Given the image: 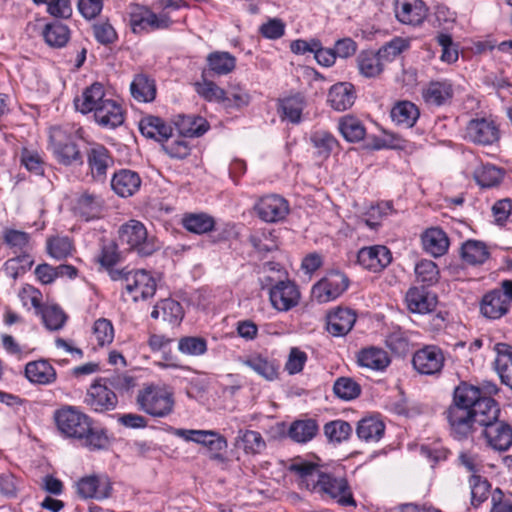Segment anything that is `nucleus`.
<instances>
[{"mask_svg":"<svg viewBox=\"0 0 512 512\" xmlns=\"http://www.w3.org/2000/svg\"><path fill=\"white\" fill-rule=\"evenodd\" d=\"M457 403L446 410L452 435L457 439L468 437L483 427L482 435L487 445L495 451L505 452L512 446V426L500 421V408L494 399H482L477 403L478 391L462 386L456 393Z\"/></svg>","mask_w":512,"mask_h":512,"instance_id":"f257e3e1","label":"nucleus"},{"mask_svg":"<svg viewBox=\"0 0 512 512\" xmlns=\"http://www.w3.org/2000/svg\"><path fill=\"white\" fill-rule=\"evenodd\" d=\"M54 421L60 433L76 440L89 451L106 449L109 437L105 430L95 428L86 414L73 406H65L54 412Z\"/></svg>","mask_w":512,"mask_h":512,"instance_id":"f03ea898","label":"nucleus"},{"mask_svg":"<svg viewBox=\"0 0 512 512\" xmlns=\"http://www.w3.org/2000/svg\"><path fill=\"white\" fill-rule=\"evenodd\" d=\"M138 409L154 418L169 416L175 406L173 392L165 386L144 385L137 393Z\"/></svg>","mask_w":512,"mask_h":512,"instance_id":"7ed1b4c3","label":"nucleus"},{"mask_svg":"<svg viewBox=\"0 0 512 512\" xmlns=\"http://www.w3.org/2000/svg\"><path fill=\"white\" fill-rule=\"evenodd\" d=\"M50 146L57 161L63 165L81 164L83 158L76 144V134L70 127H52L49 132Z\"/></svg>","mask_w":512,"mask_h":512,"instance_id":"20e7f679","label":"nucleus"},{"mask_svg":"<svg viewBox=\"0 0 512 512\" xmlns=\"http://www.w3.org/2000/svg\"><path fill=\"white\" fill-rule=\"evenodd\" d=\"M118 233L121 244L140 256H149L158 249L155 238L148 235L146 227L138 220H129L119 228Z\"/></svg>","mask_w":512,"mask_h":512,"instance_id":"39448f33","label":"nucleus"},{"mask_svg":"<svg viewBox=\"0 0 512 512\" xmlns=\"http://www.w3.org/2000/svg\"><path fill=\"white\" fill-rule=\"evenodd\" d=\"M320 494L322 497H328L335 500L341 506L356 507V500L346 478L335 477L332 474L322 472L318 475V480L313 484L311 490Z\"/></svg>","mask_w":512,"mask_h":512,"instance_id":"423d86ee","label":"nucleus"},{"mask_svg":"<svg viewBox=\"0 0 512 512\" xmlns=\"http://www.w3.org/2000/svg\"><path fill=\"white\" fill-rule=\"evenodd\" d=\"M129 23L133 33L141 34L167 29L171 26L172 20L164 11L156 14L148 7L135 4L130 8Z\"/></svg>","mask_w":512,"mask_h":512,"instance_id":"0eeeda50","label":"nucleus"},{"mask_svg":"<svg viewBox=\"0 0 512 512\" xmlns=\"http://www.w3.org/2000/svg\"><path fill=\"white\" fill-rule=\"evenodd\" d=\"M443 350L436 345H426L417 350L412 358L414 369L422 375H439L444 367Z\"/></svg>","mask_w":512,"mask_h":512,"instance_id":"6e6552de","label":"nucleus"},{"mask_svg":"<svg viewBox=\"0 0 512 512\" xmlns=\"http://www.w3.org/2000/svg\"><path fill=\"white\" fill-rule=\"evenodd\" d=\"M155 279L145 270H136L126 278L123 297L133 302L146 300L154 296L156 292Z\"/></svg>","mask_w":512,"mask_h":512,"instance_id":"1a4fd4ad","label":"nucleus"},{"mask_svg":"<svg viewBox=\"0 0 512 512\" xmlns=\"http://www.w3.org/2000/svg\"><path fill=\"white\" fill-rule=\"evenodd\" d=\"M349 285L347 276L340 271H331L312 288L313 297L325 303L339 297Z\"/></svg>","mask_w":512,"mask_h":512,"instance_id":"9d476101","label":"nucleus"},{"mask_svg":"<svg viewBox=\"0 0 512 512\" xmlns=\"http://www.w3.org/2000/svg\"><path fill=\"white\" fill-rule=\"evenodd\" d=\"M112 482L106 475H89L76 483V492L82 499L105 500L111 497Z\"/></svg>","mask_w":512,"mask_h":512,"instance_id":"9b49d317","label":"nucleus"},{"mask_svg":"<svg viewBox=\"0 0 512 512\" xmlns=\"http://www.w3.org/2000/svg\"><path fill=\"white\" fill-rule=\"evenodd\" d=\"M297 285L290 281H279L269 289V300L274 309L287 312L296 307L300 301Z\"/></svg>","mask_w":512,"mask_h":512,"instance_id":"f8f14e48","label":"nucleus"},{"mask_svg":"<svg viewBox=\"0 0 512 512\" xmlns=\"http://www.w3.org/2000/svg\"><path fill=\"white\" fill-rule=\"evenodd\" d=\"M108 383L104 381L94 382L87 391L85 398L86 404L96 412H105L115 409L118 398L115 392L108 387Z\"/></svg>","mask_w":512,"mask_h":512,"instance_id":"ddd939ff","label":"nucleus"},{"mask_svg":"<svg viewBox=\"0 0 512 512\" xmlns=\"http://www.w3.org/2000/svg\"><path fill=\"white\" fill-rule=\"evenodd\" d=\"M465 138L480 145H491L499 139V129L492 120L471 119L465 129Z\"/></svg>","mask_w":512,"mask_h":512,"instance_id":"4468645a","label":"nucleus"},{"mask_svg":"<svg viewBox=\"0 0 512 512\" xmlns=\"http://www.w3.org/2000/svg\"><path fill=\"white\" fill-rule=\"evenodd\" d=\"M255 211L259 218L265 222H278L289 213V204L287 200L279 195H267L256 203Z\"/></svg>","mask_w":512,"mask_h":512,"instance_id":"2eb2a0df","label":"nucleus"},{"mask_svg":"<svg viewBox=\"0 0 512 512\" xmlns=\"http://www.w3.org/2000/svg\"><path fill=\"white\" fill-rule=\"evenodd\" d=\"M392 260L390 250L384 245H373L361 248L357 253V262L365 269L380 272Z\"/></svg>","mask_w":512,"mask_h":512,"instance_id":"dca6fc26","label":"nucleus"},{"mask_svg":"<svg viewBox=\"0 0 512 512\" xmlns=\"http://www.w3.org/2000/svg\"><path fill=\"white\" fill-rule=\"evenodd\" d=\"M394 11L401 23L412 26L421 25L428 13L422 0H395Z\"/></svg>","mask_w":512,"mask_h":512,"instance_id":"f3484780","label":"nucleus"},{"mask_svg":"<svg viewBox=\"0 0 512 512\" xmlns=\"http://www.w3.org/2000/svg\"><path fill=\"white\" fill-rule=\"evenodd\" d=\"M107 99L108 98H105L104 86L99 82H95L89 87L85 88L80 97L75 98L74 104L76 110L82 114H87L90 112L95 113L96 109H98V107L101 106Z\"/></svg>","mask_w":512,"mask_h":512,"instance_id":"a211bd4d","label":"nucleus"},{"mask_svg":"<svg viewBox=\"0 0 512 512\" xmlns=\"http://www.w3.org/2000/svg\"><path fill=\"white\" fill-rule=\"evenodd\" d=\"M356 322V314L349 308H337L327 316V331L340 337L351 331Z\"/></svg>","mask_w":512,"mask_h":512,"instance_id":"6ab92c4d","label":"nucleus"},{"mask_svg":"<svg viewBox=\"0 0 512 512\" xmlns=\"http://www.w3.org/2000/svg\"><path fill=\"white\" fill-rule=\"evenodd\" d=\"M504 295L498 290H491L484 294L480 301V313L483 317L490 320H497L505 316L510 306L505 300Z\"/></svg>","mask_w":512,"mask_h":512,"instance_id":"aec40b11","label":"nucleus"},{"mask_svg":"<svg viewBox=\"0 0 512 512\" xmlns=\"http://www.w3.org/2000/svg\"><path fill=\"white\" fill-rule=\"evenodd\" d=\"M453 95V85L449 80L431 81L422 92L424 101L433 106L448 104Z\"/></svg>","mask_w":512,"mask_h":512,"instance_id":"412c9836","label":"nucleus"},{"mask_svg":"<svg viewBox=\"0 0 512 512\" xmlns=\"http://www.w3.org/2000/svg\"><path fill=\"white\" fill-rule=\"evenodd\" d=\"M356 357L359 366L373 371H384L391 362L388 353L375 346L362 348Z\"/></svg>","mask_w":512,"mask_h":512,"instance_id":"4be33fe9","label":"nucleus"},{"mask_svg":"<svg viewBox=\"0 0 512 512\" xmlns=\"http://www.w3.org/2000/svg\"><path fill=\"white\" fill-rule=\"evenodd\" d=\"M94 118L102 127L116 128L124 122V112L120 104L108 98L96 109Z\"/></svg>","mask_w":512,"mask_h":512,"instance_id":"5701e85b","label":"nucleus"},{"mask_svg":"<svg viewBox=\"0 0 512 512\" xmlns=\"http://www.w3.org/2000/svg\"><path fill=\"white\" fill-rule=\"evenodd\" d=\"M141 186V178L138 173L131 170H120L116 172L111 180V187L121 197H130L136 193Z\"/></svg>","mask_w":512,"mask_h":512,"instance_id":"b1692460","label":"nucleus"},{"mask_svg":"<svg viewBox=\"0 0 512 512\" xmlns=\"http://www.w3.org/2000/svg\"><path fill=\"white\" fill-rule=\"evenodd\" d=\"M355 99V88L348 82H340L333 85L328 93V102L337 111L349 109L354 104Z\"/></svg>","mask_w":512,"mask_h":512,"instance_id":"393cba45","label":"nucleus"},{"mask_svg":"<svg viewBox=\"0 0 512 512\" xmlns=\"http://www.w3.org/2000/svg\"><path fill=\"white\" fill-rule=\"evenodd\" d=\"M25 376L33 384L50 385L57 378L54 367L47 360L28 362L25 366Z\"/></svg>","mask_w":512,"mask_h":512,"instance_id":"a878e982","label":"nucleus"},{"mask_svg":"<svg viewBox=\"0 0 512 512\" xmlns=\"http://www.w3.org/2000/svg\"><path fill=\"white\" fill-rule=\"evenodd\" d=\"M139 130L146 138L154 139L158 142H167L172 137V127L167 125L164 120L156 116H147L140 120Z\"/></svg>","mask_w":512,"mask_h":512,"instance_id":"bb28decb","label":"nucleus"},{"mask_svg":"<svg viewBox=\"0 0 512 512\" xmlns=\"http://www.w3.org/2000/svg\"><path fill=\"white\" fill-rule=\"evenodd\" d=\"M405 299L407 307L412 313H429L436 306V297L427 292L424 287L410 288Z\"/></svg>","mask_w":512,"mask_h":512,"instance_id":"cd10ccee","label":"nucleus"},{"mask_svg":"<svg viewBox=\"0 0 512 512\" xmlns=\"http://www.w3.org/2000/svg\"><path fill=\"white\" fill-rule=\"evenodd\" d=\"M242 363L267 381H274L279 376V363L275 359H270L262 354L251 355Z\"/></svg>","mask_w":512,"mask_h":512,"instance_id":"c85d7f7f","label":"nucleus"},{"mask_svg":"<svg viewBox=\"0 0 512 512\" xmlns=\"http://www.w3.org/2000/svg\"><path fill=\"white\" fill-rule=\"evenodd\" d=\"M151 317L153 319H161L170 325H179L184 317L182 306L179 302L167 298L160 300L154 306Z\"/></svg>","mask_w":512,"mask_h":512,"instance_id":"c756f323","label":"nucleus"},{"mask_svg":"<svg viewBox=\"0 0 512 512\" xmlns=\"http://www.w3.org/2000/svg\"><path fill=\"white\" fill-rule=\"evenodd\" d=\"M357 68L360 75L365 78H377L379 77L385 67V62L380 55H377V51L363 50L356 58Z\"/></svg>","mask_w":512,"mask_h":512,"instance_id":"7c9ffc66","label":"nucleus"},{"mask_svg":"<svg viewBox=\"0 0 512 512\" xmlns=\"http://www.w3.org/2000/svg\"><path fill=\"white\" fill-rule=\"evenodd\" d=\"M103 205L104 202L100 196L84 192L78 197L74 209L81 218L85 221H90L100 218L103 212Z\"/></svg>","mask_w":512,"mask_h":512,"instance_id":"2f4dec72","label":"nucleus"},{"mask_svg":"<svg viewBox=\"0 0 512 512\" xmlns=\"http://www.w3.org/2000/svg\"><path fill=\"white\" fill-rule=\"evenodd\" d=\"M207 76L206 70H203L202 81L195 83L196 92L206 101L221 103L223 106H231V98L227 97L226 91L213 81L208 80Z\"/></svg>","mask_w":512,"mask_h":512,"instance_id":"473e14b6","label":"nucleus"},{"mask_svg":"<svg viewBox=\"0 0 512 512\" xmlns=\"http://www.w3.org/2000/svg\"><path fill=\"white\" fill-rule=\"evenodd\" d=\"M422 244L427 253L434 257H440L447 252L449 239L442 229L430 228L422 235Z\"/></svg>","mask_w":512,"mask_h":512,"instance_id":"72a5a7b5","label":"nucleus"},{"mask_svg":"<svg viewBox=\"0 0 512 512\" xmlns=\"http://www.w3.org/2000/svg\"><path fill=\"white\" fill-rule=\"evenodd\" d=\"M497 353L495 369L500 376L502 383L512 389V346L505 343H498L495 346Z\"/></svg>","mask_w":512,"mask_h":512,"instance_id":"f704fd0d","label":"nucleus"},{"mask_svg":"<svg viewBox=\"0 0 512 512\" xmlns=\"http://www.w3.org/2000/svg\"><path fill=\"white\" fill-rule=\"evenodd\" d=\"M207 75H227L236 67V58L225 51H214L207 56Z\"/></svg>","mask_w":512,"mask_h":512,"instance_id":"c9c22d12","label":"nucleus"},{"mask_svg":"<svg viewBox=\"0 0 512 512\" xmlns=\"http://www.w3.org/2000/svg\"><path fill=\"white\" fill-rule=\"evenodd\" d=\"M175 126L182 136L199 137L209 128V124L203 117L191 115H178Z\"/></svg>","mask_w":512,"mask_h":512,"instance_id":"e433bc0d","label":"nucleus"},{"mask_svg":"<svg viewBox=\"0 0 512 512\" xmlns=\"http://www.w3.org/2000/svg\"><path fill=\"white\" fill-rule=\"evenodd\" d=\"M88 164L93 177L102 179L105 177L107 169L113 164V160L104 146L97 145L88 153Z\"/></svg>","mask_w":512,"mask_h":512,"instance_id":"4c0bfd02","label":"nucleus"},{"mask_svg":"<svg viewBox=\"0 0 512 512\" xmlns=\"http://www.w3.org/2000/svg\"><path fill=\"white\" fill-rule=\"evenodd\" d=\"M130 92L139 102H152L156 97L155 81L145 74H137L130 84Z\"/></svg>","mask_w":512,"mask_h":512,"instance_id":"58836bf2","label":"nucleus"},{"mask_svg":"<svg viewBox=\"0 0 512 512\" xmlns=\"http://www.w3.org/2000/svg\"><path fill=\"white\" fill-rule=\"evenodd\" d=\"M418 107L411 101H399L391 110V118L398 125L411 128L419 118Z\"/></svg>","mask_w":512,"mask_h":512,"instance_id":"ea45409f","label":"nucleus"},{"mask_svg":"<svg viewBox=\"0 0 512 512\" xmlns=\"http://www.w3.org/2000/svg\"><path fill=\"white\" fill-rule=\"evenodd\" d=\"M42 36L50 47L62 48L70 39V30L67 25L54 21L44 26Z\"/></svg>","mask_w":512,"mask_h":512,"instance_id":"a19ab883","label":"nucleus"},{"mask_svg":"<svg viewBox=\"0 0 512 512\" xmlns=\"http://www.w3.org/2000/svg\"><path fill=\"white\" fill-rule=\"evenodd\" d=\"M487 245L479 240H467L462 244L461 257L470 265H481L489 258Z\"/></svg>","mask_w":512,"mask_h":512,"instance_id":"79ce46f5","label":"nucleus"},{"mask_svg":"<svg viewBox=\"0 0 512 512\" xmlns=\"http://www.w3.org/2000/svg\"><path fill=\"white\" fill-rule=\"evenodd\" d=\"M319 426L314 419L295 420L291 423L288 436L297 443H306L318 433Z\"/></svg>","mask_w":512,"mask_h":512,"instance_id":"37998d69","label":"nucleus"},{"mask_svg":"<svg viewBox=\"0 0 512 512\" xmlns=\"http://www.w3.org/2000/svg\"><path fill=\"white\" fill-rule=\"evenodd\" d=\"M235 446L242 448L246 454H260L266 443L262 435L253 430H239L235 440Z\"/></svg>","mask_w":512,"mask_h":512,"instance_id":"c03bdc74","label":"nucleus"},{"mask_svg":"<svg viewBox=\"0 0 512 512\" xmlns=\"http://www.w3.org/2000/svg\"><path fill=\"white\" fill-rule=\"evenodd\" d=\"M384 431L385 424L375 416L365 417L360 420L356 429L358 437L366 442L379 441L383 437Z\"/></svg>","mask_w":512,"mask_h":512,"instance_id":"a18cd8bd","label":"nucleus"},{"mask_svg":"<svg viewBox=\"0 0 512 512\" xmlns=\"http://www.w3.org/2000/svg\"><path fill=\"white\" fill-rule=\"evenodd\" d=\"M181 222L186 230L195 234L208 233L215 226L214 218L206 213H187Z\"/></svg>","mask_w":512,"mask_h":512,"instance_id":"49530a36","label":"nucleus"},{"mask_svg":"<svg viewBox=\"0 0 512 512\" xmlns=\"http://www.w3.org/2000/svg\"><path fill=\"white\" fill-rule=\"evenodd\" d=\"M304 103L301 96H290L279 100L278 113L282 119H287L293 124L301 121Z\"/></svg>","mask_w":512,"mask_h":512,"instance_id":"de8ad7c7","label":"nucleus"},{"mask_svg":"<svg viewBox=\"0 0 512 512\" xmlns=\"http://www.w3.org/2000/svg\"><path fill=\"white\" fill-rule=\"evenodd\" d=\"M289 470L299 475V486L310 491L313 489V484L318 480V475L322 473L317 465L311 462L293 463L290 465Z\"/></svg>","mask_w":512,"mask_h":512,"instance_id":"09e8293b","label":"nucleus"},{"mask_svg":"<svg viewBox=\"0 0 512 512\" xmlns=\"http://www.w3.org/2000/svg\"><path fill=\"white\" fill-rule=\"evenodd\" d=\"M339 131L348 142H358L365 136L366 130L361 121L353 116L340 119Z\"/></svg>","mask_w":512,"mask_h":512,"instance_id":"8fccbe9b","label":"nucleus"},{"mask_svg":"<svg viewBox=\"0 0 512 512\" xmlns=\"http://www.w3.org/2000/svg\"><path fill=\"white\" fill-rule=\"evenodd\" d=\"M249 242L260 253H268L277 249V240L271 230L260 229L249 236Z\"/></svg>","mask_w":512,"mask_h":512,"instance_id":"3c124183","label":"nucleus"},{"mask_svg":"<svg viewBox=\"0 0 512 512\" xmlns=\"http://www.w3.org/2000/svg\"><path fill=\"white\" fill-rule=\"evenodd\" d=\"M333 392L339 399L349 401L361 394V386L350 377H339L334 382Z\"/></svg>","mask_w":512,"mask_h":512,"instance_id":"603ef678","label":"nucleus"},{"mask_svg":"<svg viewBox=\"0 0 512 512\" xmlns=\"http://www.w3.org/2000/svg\"><path fill=\"white\" fill-rule=\"evenodd\" d=\"M310 141L320 156L328 157L337 147L338 141L328 131L316 130L312 132Z\"/></svg>","mask_w":512,"mask_h":512,"instance_id":"864d4df0","label":"nucleus"},{"mask_svg":"<svg viewBox=\"0 0 512 512\" xmlns=\"http://www.w3.org/2000/svg\"><path fill=\"white\" fill-rule=\"evenodd\" d=\"M198 444L207 447L212 453L211 458L213 459L222 458L221 452L225 451L228 446L227 441L223 436L214 431L207 430H203Z\"/></svg>","mask_w":512,"mask_h":512,"instance_id":"5fc2aeb1","label":"nucleus"},{"mask_svg":"<svg viewBox=\"0 0 512 512\" xmlns=\"http://www.w3.org/2000/svg\"><path fill=\"white\" fill-rule=\"evenodd\" d=\"M415 274L417 280L427 286L437 283L439 279V269L437 265L427 259H423L416 264Z\"/></svg>","mask_w":512,"mask_h":512,"instance_id":"6e6d98bb","label":"nucleus"},{"mask_svg":"<svg viewBox=\"0 0 512 512\" xmlns=\"http://www.w3.org/2000/svg\"><path fill=\"white\" fill-rule=\"evenodd\" d=\"M352 432L351 425L344 420H335L325 424L324 434L331 442L340 443L349 438Z\"/></svg>","mask_w":512,"mask_h":512,"instance_id":"4d7b16f0","label":"nucleus"},{"mask_svg":"<svg viewBox=\"0 0 512 512\" xmlns=\"http://www.w3.org/2000/svg\"><path fill=\"white\" fill-rule=\"evenodd\" d=\"M178 350L190 356H200L207 351V341L203 337L185 336L179 339Z\"/></svg>","mask_w":512,"mask_h":512,"instance_id":"13d9d810","label":"nucleus"},{"mask_svg":"<svg viewBox=\"0 0 512 512\" xmlns=\"http://www.w3.org/2000/svg\"><path fill=\"white\" fill-rule=\"evenodd\" d=\"M73 245L68 237H53L47 240V251L55 259H65L72 254Z\"/></svg>","mask_w":512,"mask_h":512,"instance_id":"bf43d9fd","label":"nucleus"},{"mask_svg":"<svg viewBox=\"0 0 512 512\" xmlns=\"http://www.w3.org/2000/svg\"><path fill=\"white\" fill-rule=\"evenodd\" d=\"M471 488V503L477 507L483 503L489 494L490 484L480 475L473 474L469 480Z\"/></svg>","mask_w":512,"mask_h":512,"instance_id":"052dcab7","label":"nucleus"},{"mask_svg":"<svg viewBox=\"0 0 512 512\" xmlns=\"http://www.w3.org/2000/svg\"><path fill=\"white\" fill-rule=\"evenodd\" d=\"M162 149L169 157L180 160L189 156L191 151L189 143L180 137L172 140L169 138L162 143Z\"/></svg>","mask_w":512,"mask_h":512,"instance_id":"680f3d73","label":"nucleus"},{"mask_svg":"<svg viewBox=\"0 0 512 512\" xmlns=\"http://www.w3.org/2000/svg\"><path fill=\"white\" fill-rule=\"evenodd\" d=\"M408 42L400 37H396L383 45L378 51L377 55H380L385 63L391 62L404 50L408 48Z\"/></svg>","mask_w":512,"mask_h":512,"instance_id":"e2e57ef3","label":"nucleus"},{"mask_svg":"<svg viewBox=\"0 0 512 512\" xmlns=\"http://www.w3.org/2000/svg\"><path fill=\"white\" fill-rule=\"evenodd\" d=\"M40 315L42 317L44 325L49 330L61 329L66 320L64 312L57 306L45 307Z\"/></svg>","mask_w":512,"mask_h":512,"instance_id":"0e129e2a","label":"nucleus"},{"mask_svg":"<svg viewBox=\"0 0 512 512\" xmlns=\"http://www.w3.org/2000/svg\"><path fill=\"white\" fill-rule=\"evenodd\" d=\"M120 261V253L115 242L103 243L97 262L105 269L114 267Z\"/></svg>","mask_w":512,"mask_h":512,"instance_id":"69168bd1","label":"nucleus"},{"mask_svg":"<svg viewBox=\"0 0 512 512\" xmlns=\"http://www.w3.org/2000/svg\"><path fill=\"white\" fill-rule=\"evenodd\" d=\"M93 334L99 345L110 344L114 339V328L110 320L100 318L94 322Z\"/></svg>","mask_w":512,"mask_h":512,"instance_id":"338daca9","label":"nucleus"},{"mask_svg":"<svg viewBox=\"0 0 512 512\" xmlns=\"http://www.w3.org/2000/svg\"><path fill=\"white\" fill-rule=\"evenodd\" d=\"M3 237L9 247L19 251L27 250L30 240L28 233L15 229H6Z\"/></svg>","mask_w":512,"mask_h":512,"instance_id":"774afa93","label":"nucleus"}]
</instances>
